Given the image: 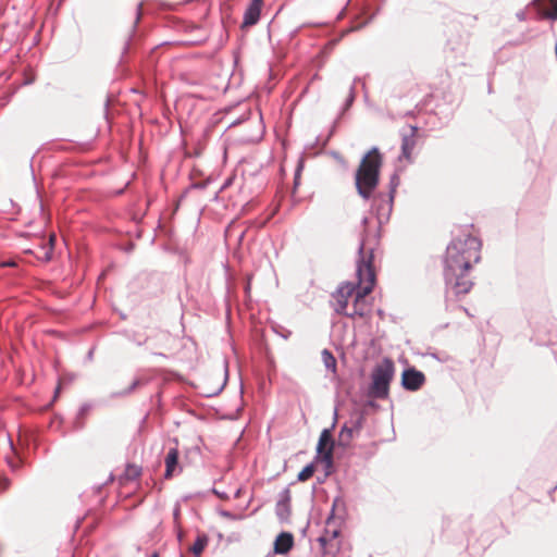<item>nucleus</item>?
Masks as SVG:
<instances>
[{"label": "nucleus", "instance_id": "f257e3e1", "mask_svg": "<svg viewBox=\"0 0 557 557\" xmlns=\"http://www.w3.org/2000/svg\"><path fill=\"white\" fill-rule=\"evenodd\" d=\"M374 247L362 240L359 246V258L357 260L358 284L344 283L336 290L335 311L348 317L362 315L360 301L369 295L375 284V272L373 269Z\"/></svg>", "mask_w": 557, "mask_h": 557}, {"label": "nucleus", "instance_id": "f03ea898", "mask_svg": "<svg viewBox=\"0 0 557 557\" xmlns=\"http://www.w3.org/2000/svg\"><path fill=\"white\" fill-rule=\"evenodd\" d=\"M480 248L481 243L476 237L463 234L455 237L446 249L445 281L457 295L467 294L472 287L467 273L479 262Z\"/></svg>", "mask_w": 557, "mask_h": 557}, {"label": "nucleus", "instance_id": "7ed1b4c3", "mask_svg": "<svg viewBox=\"0 0 557 557\" xmlns=\"http://www.w3.org/2000/svg\"><path fill=\"white\" fill-rule=\"evenodd\" d=\"M381 162V154L376 148L370 150L361 160L356 173V187L364 199L370 198L377 185Z\"/></svg>", "mask_w": 557, "mask_h": 557}, {"label": "nucleus", "instance_id": "20e7f679", "mask_svg": "<svg viewBox=\"0 0 557 557\" xmlns=\"http://www.w3.org/2000/svg\"><path fill=\"white\" fill-rule=\"evenodd\" d=\"M393 375V362L389 359H384L372 372V383L370 386L371 396L381 399L387 397Z\"/></svg>", "mask_w": 557, "mask_h": 557}, {"label": "nucleus", "instance_id": "39448f33", "mask_svg": "<svg viewBox=\"0 0 557 557\" xmlns=\"http://www.w3.org/2000/svg\"><path fill=\"white\" fill-rule=\"evenodd\" d=\"M263 5V0H251L249 5L247 7L244 18H243V27H250L258 23L261 14V9Z\"/></svg>", "mask_w": 557, "mask_h": 557}, {"label": "nucleus", "instance_id": "423d86ee", "mask_svg": "<svg viewBox=\"0 0 557 557\" xmlns=\"http://www.w3.org/2000/svg\"><path fill=\"white\" fill-rule=\"evenodd\" d=\"M424 374L414 369L405 370L403 373V386L408 391H417L424 383Z\"/></svg>", "mask_w": 557, "mask_h": 557}, {"label": "nucleus", "instance_id": "0eeeda50", "mask_svg": "<svg viewBox=\"0 0 557 557\" xmlns=\"http://www.w3.org/2000/svg\"><path fill=\"white\" fill-rule=\"evenodd\" d=\"M317 450L325 461L331 462L333 454V441L330 430L324 429L321 432Z\"/></svg>", "mask_w": 557, "mask_h": 557}, {"label": "nucleus", "instance_id": "6e6552de", "mask_svg": "<svg viewBox=\"0 0 557 557\" xmlns=\"http://www.w3.org/2000/svg\"><path fill=\"white\" fill-rule=\"evenodd\" d=\"M164 463H165V472H164L165 479H171L174 475H177L182 472V467L178 463L177 448L174 447V448L169 449V451L165 456V459H164Z\"/></svg>", "mask_w": 557, "mask_h": 557}, {"label": "nucleus", "instance_id": "1a4fd4ad", "mask_svg": "<svg viewBox=\"0 0 557 557\" xmlns=\"http://www.w3.org/2000/svg\"><path fill=\"white\" fill-rule=\"evenodd\" d=\"M417 127L410 126L408 133L403 134L401 151L403 157L410 159L413 148L416 146Z\"/></svg>", "mask_w": 557, "mask_h": 557}, {"label": "nucleus", "instance_id": "9d476101", "mask_svg": "<svg viewBox=\"0 0 557 557\" xmlns=\"http://www.w3.org/2000/svg\"><path fill=\"white\" fill-rule=\"evenodd\" d=\"M294 545V539L290 533L282 532L277 535L274 542V553L275 554H286L290 550Z\"/></svg>", "mask_w": 557, "mask_h": 557}, {"label": "nucleus", "instance_id": "9b49d317", "mask_svg": "<svg viewBox=\"0 0 557 557\" xmlns=\"http://www.w3.org/2000/svg\"><path fill=\"white\" fill-rule=\"evenodd\" d=\"M358 431L357 426H347L344 425L339 433V441L343 445H348L352 440L355 432Z\"/></svg>", "mask_w": 557, "mask_h": 557}, {"label": "nucleus", "instance_id": "f8f14e48", "mask_svg": "<svg viewBox=\"0 0 557 557\" xmlns=\"http://www.w3.org/2000/svg\"><path fill=\"white\" fill-rule=\"evenodd\" d=\"M208 544L207 535H199L191 546V552L195 556H199Z\"/></svg>", "mask_w": 557, "mask_h": 557}, {"label": "nucleus", "instance_id": "ddd939ff", "mask_svg": "<svg viewBox=\"0 0 557 557\" xmlns=\"http://www.w3.org/2000/svg\"><path fill=\"white\" fill-rule=\"evenodd\" d=\"M322 360H323V363L325 366L326 369L331 370V371H335L336 369V360L334 358V356L332 355V352L327 349H324L322 351Z\"/></svg>", "mask_w": 557, "mask_h": 557}, {"label": "nucleus", "instance_id": "4468645a", "mask_svg": "<svg viewBox=\"0 0 557 557\" xmlns=\"http://www.w3.org/2000/svg\"><path fill=\"white\" fill-rule=\"evenodd\" d=\"M314 472V467L312 465L306 466L299 473H298V480L304 482L309 480Z\"/></svg>", "mask_w": 557, "mask_h": 557}, {"label": "nucleus", "instance_id": "2eb2a0df", "mask_svg": "<svg viewBox=\"0 0 557 557\" xmlns=\"http://www.w3.org/2000/svg\"><path fill=\"white\" fill-rule=\"evenodd\" d=\"M140 475V468L135 465L127 466L125 470V476L128 480H135Z\"/></svg>", "mask_w": 557, "mask_h": 557}, {"label": "nucleus", "instance_id": "dca6fc26", "mask_svg": "<svg viewBox=\"0 0 557 557\" xmlns=\"http://www.w3.org/2000/svg\"><path fill=\"white\" fill-rule=\"evenodd\" d=\"M552 7V11L547 13V16L557 20V0H547Z\"/></svg>", "mask_w": 557, "mask_h": 557}, {"label": "nucleus", "instance_id": "f3484780", "mask_svg": "<svg viewBox=\"0 0 557 557\" xmlns=\"http://www.w3.org/2000/svg\"><path fill=\"white\" fill-rule=\"evenodd\" d=\"M178 516H180V507L176 506L175 509H174V519H175V521L178 519Z\"/></svg>", "mask_w": 557, "mask_h": 557}, {"label": "nucleus", "instance_id": "a211bd4d", "mask_svg": "<svg viewBox=\"0 0 557 557\" xmlns=\"http://www.w3.org/2000/svg\"><path fill=\"white\" fill-rule=\"evenodd\" d=\"M140 383H141L140 380H135L134 383L131 386V391L135 389L136 386H138Z\"/></svg>", "mask_w": 557, "mask_h": 557}, {"label": "nucleus", "instance_id": "6ab92c4d", "mask_svg": "<svg viewBox=\"0 0 557 557\" xmlns=\"http://www.w3.org/2000/svg\"><path fill=\"white\" fill-rule=\"evenodd\" d=\"M213 492H214L219 497H221V498H223V499H224V498H226V495H225L224 493H220V492H219V491H216V490H213Z\"/></svg>", "mask_w": 557, "mask_h": 557}, {"label": "nucleus", "instance_id": "aec40b11", "mask_svg": "<svg viewBox=\"0 0 557 557\" xmlns=\"http://www.w3.org/2000/svg\"><path fill=\"white\" fill-rule=\"evenodd\" d=\"M532 4L533 5H539V7L543 5L542 0H533Z\"/></svg>", "mask_w": 557, "mask_h": 557}, {"label": "nucleus", "instance_id": "412c9836", "mask_svg": "<svg viewBox=\"0 0 557 557\" xmlns=\"http://www.w3.org/2000/svg\"><path fill=\"white\" fill-rule=\"evenodd\" d=\"M517 16H518V18H519L520 21H523V20L525 18V14H524V12H520V13H518V15H517Z\"/></svg>", "mask_w": 557, "mask_h": 557}, {"label": "nucleus", "instance_id": "4be33fe9", "mask_svg": "<svg viewBox=\"0 0 557 557\" xmlns=\"http://www.w3.org/2000/svg\"><path fill=\"white\" fill-rule=\"evenodd\" d=\"M14 264H15V263H14L13 261L2 263V265H3V267H7V265H8V267H12V265H14Z\"/></svg>", "mask_w": 557, "mask_h": 557}, {"label": "nucleus", "instance_id": "5701e85b", "mask_svg": "<svg viewBox=\"0 0 557 557\" xmlns=\"http://www.w3.org/2000/svg\"><path fill=\"white\" fill-rule=\"evenodd\" d=\"M354 86L350 88V98L352 99L354 98Z\"/></svg>", "mask_w": 557, "mask_h": 557}, {"label": "nucleus", "instance_id": "b1692460", "mask_svg": "<svg viewBox=\"0 0 557 557\" xmlns=\"http://www.w3.org/2000/svg\"><path fill=\"white\" fill-rule=\"evenodd\" d=\"M337 534H338V532H337V531H334V532H333V534H332V536H333V537H336V536H337Z\"/></svg>", "mask_w": 557, "mask_h": 557}, {"label": "nucleus", "instance_id": "393cba45", "mask_svg": "<svg viewBox=\"0 0 557 557\" xmlns=\"http://www.w3.org/2000/svg\"><path fill=\"white\" fill-rule=\"evenodd\" d=\"M152 557H158L157 555H153Z\"/></svg>", "mask_w": 557, "mask_h": 557}]
</instances>
